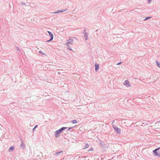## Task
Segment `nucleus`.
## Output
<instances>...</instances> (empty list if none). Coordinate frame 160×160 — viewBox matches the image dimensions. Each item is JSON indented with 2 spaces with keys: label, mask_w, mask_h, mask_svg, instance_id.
Segmentation results:
<instances>
[{
  "label": "nucleus",
  "mask_w": 160,
  "mask_h": 160,
  "mask_svg": "<svg viewBox=\"0 0 160 160\" xmlns=\"http://www.w3.org/2000/svg\"><path fill=\"white\" fill-rule=\"evenodd\" d=\"M76 126H75L74 127H69L68 129V130H69L72 129L74 127H75Z\"/></svg>",
  "instance_id": "21"
},
{
  "label": "nucleus",
  "mask_w": 160,
  "mask_h": 160,
  "mask_svg": "<svg viewBox=\"0 0 160 160\" xmlns=\"http://www.w3.org/2000/svg\"><path fill=\"white\" fill-rule=\"evenodd\" d=\"M152 154L155 156L160 157V152L154 150L152 151Z\"/></svg>",
  "instance_id": "2"
},
{
  "label": "nucleus",
  "mask_w": 160,
  "mask_h": 160,
  "mask_svg": "<svg viewBox=\"0 0 160 160\" xmlns=\"http://www.w3.org/2000/svg\"><path fill=\"white\" fill-rule=\"evenodd\" d=\"M53 39H52L51 40V38H50V39L49 40H47V41H46V42H49L52 41L53 40Z\"/></svg>",
  "instance_id": "22"
},
{
  "label": "nucleus",
  "mask_w": 160,
  "mask_h": 160,
  "mask_svg": "<svg viewBox=\"0 0 160 160\" xmlns=\"http://www.w3.org/2000/svg\"><path fill=\"white\" fill-rule=\"evenodd\" d=\"M93 149L92 148H90L89 150L88 151H93Z\"/></svg>",
  "instance_id": "24"
},
{
  "label": "nucleus",
  "mask_w": 160,
  "mask_h": 160,
  "mask_svg": "<svg viewBox=\"0 0 160 160\" xmlns=\"http://www.w3.org/2000/svg\"><path fill=\"white\" fill-rule=\"evenodd\" d=\"M47 32H48L49 35L50 37V38H51V40L52 39H53V35L52 33L49 31H48Z\"/></svg>",
  "instance_id": "8"
},
{
  "label": "nucleus",
  "mask_w": 160,
  "mask_h": 160,
  "mask_svg": "<svg viewBox=\"0 0 160 160\" xmlns=\"http://www.w3.org/2000/svg\"><path fill=\"white\" fill-rule=\"evenodd\" d=\"M86 29L85 28L84 29V31H83V33H87V32H86Z\"/></svg>",
  "instance_id": "28"
},
{
  "label": "nucleus",
  "mask_w": 160,
  "mask_h": 160,
  "mask_svg": "<svg viewBox=\"0 0 160 160\" xmlns=\"http://www.w3.org/2000/svg\"><path fill=\"white\" fill-rule=\"evenodd\" d=\"M148 0V3H151V2L152 0Z\"/></svg>",
  "instance_id": "27"
},
{
  "label": "nucleus",
  "mask_w": 160,
  "mask_h": 160,
  "mask_svg": "<svg viewBox=\"0 0 160 160\" xmlns=\"http://www.w3.org/2000/svg\"><path fill=\"white\" fill-rule=\"evenodd\" d=\"M67 127H62L56 131L55 132V133L54 134L56 138H58V137L60 136V134L63 131L66 129L67 128Z\"/></svg>",
  "instance_id": "1"
},
{
  "label": "nucleus",
  "mask_w": 160,
  "mask_h": 160,
  "mask_svg": "<svg viewBox=\"0 0 160 160\" xmlns=\"http://www.w3.org/2000/svg\"><path fill=\"white\" fill-rule=\"evenodd\" d=\"M71 122L72 123L74 124V123H77L78 122H77V120H72L71 121Z\"/></svg>",
  "instance_id": "13"
},
{
  "label": "nucleus",
  "mask_w": 160,
  "mask_h": 160,
  "mask_svg": "<svg viewBox=\"0 0 160 160\" xmlns=\"http://www.w3.org/2000/svg\"><path fill=\"white\" fill-rule=\"evenodd\" d=\"M112 127H113V129H114V128H118L117 126H116V125H113Z\"/></svg>",
  "instance_id": "23"
},
{
  "label": "nucleus",
  "mask_w": 160,
  "mask_h": 160,
  "mask_svg": "<svg viewBox=\"0 0 160 160\" xmlns=\"http://www.w3.org/2000/svg\"><path fill=\"white\" fill-rule=\"evenodd\" d=\"M95 71L96 72H97L99 68V65L98 63H96L95 65Z\"/></svg>",
  "instance_id": "7"
},
{
  "label": "nucleus",
  "mask_w": 160,
  "mask_h": 160,
  "mask_svg": "<svg viewBox=\"0 0 160 160\" xmlns=\"http://www.w3.org/2000/svg\"><path fill=\"white\" fill-rule=\"evenodd\" d=\"M121 63V62H120L117 64V65H120Z\"/></svg>",
  "instance_id": "29"
},
{
  "label": "nucleus",
  "mask_w": 160,
  "mask_h": 160,
  "mask_svg": "<svg viewBox=\"0 0 160 160\" xmlns=\"http://www.w3.org/2000/svg\"><path fill=\"white\" fill-rule=\"evenodd\" d=\"M16 48H17V50L18 51H19V52H20V50L19 49L18 47H16Z\"/></svg>",
  "instance_id": "26"
},
{
  "label": "nucleus",
  "mask_w": 160,
  "mask_h": 160,
  "mask_svg": "<svg viewBox=\"0 0 160 160\" xmlns=\"http://www.w3.org/2000/svg\"><path fill=\"white\" fill-rule=\"evenodd\" d=\"M84 36L85 38V39L86 40H87L88 39V34L87 32L84 33Z\"/></svg>",
  "instance_id": "9"
},
{
  "label": "nucleus",
  "mask_w": 160,
  "mask_h": 160,
  "mask_svg": "<svg viewBox=\"0 0 160 160\" xmlns=\"http://www.w3.org/2000/svg\"><path fill=\"white\" fill-rule=\"evenodd\" d=\"M114 130L118 134H120L121 133V130L120 128H114Z\"/></svg>",
  "instance_id": "4"
},
{
  "label": "nucleus",
  "mask_w": 160,
  "mask_h": 160,
  "mask_svg": "<svg viewBox=\"0 0 160 160\" xmlns=\"http://www.w3.org/2000/svg\"><path fill=\"white\" fill-rule=\"evenodd\" d=\"M89 147V145L88 143H86V144H85L84 148V149L87 148Z\"/></svg>",
  "instance_id": "15"
},
{
  "label": "nucleus",
  "mask_w": 160,
  "mask_h": 160,
  "mask_svg": "<svg viewBox=\"0 0 160 160\" xmlns=\"http://www.w3.org/2000/svg\"><path fill=\"white\" fill-rule=\"evenodd\" d=\"M21 5H26V3L23 2H22L21 3Z\"/></svg>",
  "instance_id": "20"
},
{
  "label": "nucleus",
  "mask_w": 160,
  "mask_h": 160,
  "mask_svg": "<svg viewBox=\"0 0 160 160\" xmlns=\"http://www.w3.org/2000/svg\"><path fill=\"white\" fill-rule=\"evenodd\" d=\"M151 18V17H147L144 20H148L149 18Z\"/></svg>",
  "instance_id": "18"
},
{
  "label": "nucleus",
  "mask_w": 160,
  "mask_h": 160,
  "mask_svg": "<svg viewBox=\"0 0 160 160\" xmlns=\"http://www.w3.org/2000/svg\"><path fill=\"white\" fill-rule=\"evenodd\" d=\"M160 149V147H158L157 148L155 149V150H156L157 151H158Z\"/></svg>",
  "instance_id": "25"
},
{
  "label": "nucleus",
  "mask_w": 160,
  "mask_h": 160,
  "mask_svg": "<svg viewBox=\"0 0 160 160\" xmlns=\"http://www.w3.org/2000/svg\"><path fill=\"white\" fill-rule=\"evenodd\" d=\"M38 126V125H35V126L32 129L33 132H34V131L35 130V129Z\"/></svg>",
  "instance_id": "17"
},
{
  "label": "nucleus",
  "mask_w": 160,
  "mask_h": 160,
  "mask_svg": "<svg viewBox=\"0 0 160 160\" xmlns=\"http://www.w3.org/2000/svg\"><path fill=\"white\" fill-rule=\"evenodd\" d=\"M124 85L126 86H128V87L131 86L130 84L128 81V80H126L124 81Z\"/></svg>",
  "instance_id": "3"
},
{
  "label": "nucleus",
  "mask_w": 160,
  "mask_h": 160,
  "mask_svg": "<svg viewBox=\"0 0 160 160\" xmlns=\"http://www.w3.org/2000/svg\"><path fill=\"white\" fill-rule=\"evenodd\" d=\"M156 63L157 66L160 68V63L158 61H156Z\"/></svg>",
  "instance_id": "12"
},
{
  "label": "nucleus",
  "mask_w": 160,
  "mask_h": 160,
  "mask_svg": "<svg viewBox=\"0 0 160 160\" xmlns=\"http://www.w3.org/2000/svg\"><path fill=\"white\" fill-rule=\"evenodd\" d=\"M25 144H23V142H22V141L20 145L21 147H22V148H24L25 147Z\"/></svg>",
  "instance_id": "16"
},
{
  "label": "nucleus",
  "mask_w": 160,
  "mask_h": 160,
  "mask_svg": "<svg viewBox=\"0 0 160 160\" xmlns=\"http://www.w3.org/2000/svg\"><path fill=\"white\" fill-rule=\"evenodd\" d=\"M15 147L14 146L11 147L8 150V151L10 152L11 151H13Z\"/></svg>",
  "instance_id": "11"
},
{
  "label": "nucleus",
  "mask_w": 160,
  "mask_h": 160,
  "mask_svg": "<svg viewBox=\"0 0 160 160\" xmlns=\"http://www.w3.org/2000/svg\"><path fill=\"white\" fill-rule=\"evenodd\" d=\"M100 144H101V145H102V146H103V144L102 142H100Z\"/></svg>",
  "instance_id": "30"
},
{
  "label": "nucleus",
  "mask_w": 160,
  "mask_h": 160,
  "mask_svg": "<svg viewBox=\"0 0 160 160\" xmlns=\"http://www.w3.org/2000/svg\"><path fill=\"white\" fill-rule=\"evenodd\" d=\"M73 42V40L71 39H69L68 40L67 42L66 43V45H68L69 44L72 45Z\"/></svg>",
  "instance_id": "5"
},
{
  "label": "nucleus",
  "mask_w": 160,
  "mask_h": 160,
  "mask_svg": "<svg viewBox=\"0 0 160 160\" xmlns=\"http://www.w3.org/2000/svg\"><path fill=\"white\" fill-rule=\"evenodd\" d=\"M39 53L41 54L42 55H45V54L43 52H42L41 51H39Z\"/></svg>",
  "instance_id": "19"
},
{
  "label": "nucleus",
  "mask_w": 160,
  "mask_h": 160,
  "mask_svg": "<svg viewBox=\"0 0 160 160\" xmlns=\"http://www.w3.org/2000/svg\"><path fill=\"white\" fill-rule=\"evenodd\" d=\"M67 9H64V10H58L57 11L54 12L53 13H57L59 12H63L65 11H66Z\"/></svg>",
  "instance_id": "6"
},
{
  "label": "nucleus",
  "mask_w": 160,
  "mask_h": 160,
  "mask_svg": "<svg viewBox=\"0 0 160 160\" xmlns=\"http://www.w3.org/2000/svg\"><path fill=\"white\" fill-rule=\"evenodd\" d=\"M66 46L67 47V48L69 50L72 51L71 47L68 45H66Z\"/></svg>",
  "instance_id": "14"
},
{
  "label": "nucleus",
  "mask_w": 160,
  "mask_h": 160,
  "mask_svg": "<svg viewBox=\"0 0 160 160\" xmlns=\"http://www.w3.org/2000/svg\"><path fill=\"white\" fill-rule=\"evenodd\" d=\"M62 152H63V151H62V150L61 151H59L58 152H57L55 153L54 154V155H58L62 153Z\"/></svg>",
  "instance_id": "10"
},
{
  "label": "nucleus",
  "mask_w": 160,
  "mask_h": 160,
  "mask_svg": "<svg viewBox=\"0 0 160 160\" xmlns=\"http://www.w3.org/2000/svg\"><path fill=\"white\" fill-rule=\"evenodd\" d=\"M157 123H160V121H158Z\"/></svg>",
  "instance_id": "31"
}]
</instances>
